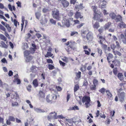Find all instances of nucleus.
I'll return each instance as SVG.
<instances>
[{
	"label": "nucleus",
	"mask_w": 126,
	"mask_h": 126,
	"mask_svg": "<svg viewBox=\"0 0 126 126\" xmlns=\"http://www.w3.org/2000/svg\"><path fill=\"white\" fill-rule=\"evenodd\" d=\"M88 50H84V52L85 54L89 56L90 54L91 49L90 48H88Z\"/></svg>",
	"instance_id": "obj_30"
},
{
	"label": "nucleus",
	"mask_w": 126,
	"mask_h": 126,
	"mask_svg": "<svg viewBox=\"0 0 126 126\" xmlns=\"http://www.w3.org/2000/svg\"><path fill=\"white\" fill-rule=\"evenodd\" d=\"M49 21L50 22L53 24L55 25L56 23V22L55 20H54L53 19L51 18L50 19Z\"/></svg>",
	"instance_id": "obj_50"
},
{
	"label": "nucleus",
	"mask_w": 126,
	"mask_h": 126,
	"mask_svg": "<svg viewBox=\"0 0 126 126\" xmlns=\"http://www.w3.org/2000/svg\"><path fill=\"white\" fill-rule=\"evenodd\" d=\"M75 17L76 19H78L79 18L80 19H82L83 18V16L81 15L80 12H77L75 15Z\"/></svg>",
	"instance_id": "obj_15"
},
{
	"label": "nucleus",
	"mask_w": 126,
	"mask_h": 126,
	"mask_svg": "<svg viewBox=\"0 0 126 126\" xmlns=\"http://www.w3.org/2000/svg\"><path fill=\"white\" fill-rule=\"evenodd\" d=\"M79 87L78 85L77 84L75 85L74 88V92H76L79 89Z\"/></svg>",
	"instance_id": "obj_45"
},
{
	"label": "nucleus",
	"mask_w": 126,
	"mask_h": 126,
	"mask_svg": "<svg viewBox=\"0 0 126 126\" xmlns=\"http://www.w3.org/2000/svg\"><path fill=\"white\" fill-rule=\"evenodd\" d=\"M112 62L115 66H119L120 65V62L118 60L113 61Z\"/></svg>",
	"instance_id": "obj_22"
},
{
	"label": "nucleus",
	"mask_w": 126,
	"mask_h": 126,
	"mask_svg": "<svg viewBox=\"0 0 126 126\" xmlns=\"http://www.w3.org/2000/svg\"><path fill=\"white\" fill-rule=\"evenodd\" d=\"M35 35L38 39L42 37L41 35L39 33H36Z\"/></svg>",
	"instance_id": "obj_64"
},
{
	"label": "nucleus",
	"mask_w": 126,
	"mask_h": 126,
	"mask_svg": "<svg viewBox=\"0 0 126 126\" xmlns=\"http://www.w3.org/2000/svg\"><path fill=\"white\" fill-rule=\"evenodd\" d=\"M36 68L37 67L36 66L32 65L30 69L32 72L36 73L37 71Z\"/></svg>",
	"instance_id": "obj_27"
},
{
	"label": "nucleus",
	"mask_w": 126,
	"mask_h": 126,
	"mask_svg": "<svg viewBox=\"0 0 126 126\" xmlns=\"http://www.w3.org/2000/svg\"><path fill=\"white\" fill-rule=\"evenodd\" d=\"M2 47L5 48H7L8 47L5 44V43L3 41H2L0 42Z\"/></svg>",
	"instance_id": "obj_32"
},
{
	"label": "nucleus",
	"mask_w": 126,
	"mask_h": 126,
	"mask_svg": "<svg viewBox=\"0 0 126 126\" xmlns=\"http://www.w3.org/2000/svg\"><path fill=\"white\" fill-rule=\"evenodd\" d=\"M52 99V101L56 99L57 98V96L55 94H53L52 95H51Z\"/></svg>",
	"instance_id": "obj_61"
},
{
	"label": "nucleus",
	"mask_w": 126,
	"mask_h": 126,
	"mask_svg": "<svg viewBox=\"0 0 126 126\" xmlns=\"http://www.w3.org/2000/svg\"><path fill=\"white\" fill-rule=\"evenodd\" d=\"M81 72L79 71L78 73H76V75L77 78L79 79L81 77Z\"/></svg>",
	"instance_id": "obj_53"
},
{
	"label": "nucleus",
	"mask_w": 126,
	"mask_h": 126,
	"mask_svg": "<svg viewBox=\"0 0 126 126\" xmlns=\"http://www.w3.org/2000/svg\"><path fill=\"white\" fill-rule=\"evenodd\" d=\"M56 89L58 91H61L62 90V88L60 86H56Z\"/></svg>",
	"instance_id": "obj_62"
},
{
	"label": "nucleus",
	"mask_w": 126,
	"mask_h": 126,
	"mask_svg": "<svg viewBox=\"0 0 126 126\" xmlns=\"http://www.w3.org/2000/svg\"><path fill=\"white\" fill-rule=\"evenodd\" d=\"M77 44L74 41H70V44L68 46L71 49L74 50L76 49L75 46Z\"/></svg>",
	"instance_id": "obj_12"
},
{
	"label": "nucleus",
	"mask_w": 126,
	"mask_h": 126,
	"mask_svg": "<svg viewBox=\"0 0 126 126\" xmlns=\"http://www.w3.org/2000/svg\"><path fill=\"white\" fill-rule=\"evenodd\" d=\"M78 34V33L77 32L74 31L71 32L70 33V35L73 36L75 35H77Z\"/></svg>",
	"instance_id": "obj_49"
},
{
	"label": "nucleus",
	"mask_w": 126,
	"mask_h": 126,
	"mask_svg": "<svg viewBox=\"0 0 126 126\" xmlns=\"http://www.w3.org/2000/svg\"><path fill=\"white\" fill-rule=\"evenodd\" d=\"M18 105V103L16 102H12V106L14 107L15 106H17Z\"/></svg>",
	"instance_id": "obj_63"
},
{
	"label": "nucleus",
	"mask_w": 126,
	"mask_h": 126,
	"mask_svg": "<svg viewBox=\"0 0 126 126\" xmlns=\"http://www.w3.org/2000/svg\"><path fill=\"white\" fill-rule=\"evenodd\" d=\"M14 82H16L17 84H20L21 82L20 80L17 78H15L14 79Z\"/></svg>",
	"instance_id": "obj_42"
},
{
	"label": "nucleus",
	"mask_w": 126,
	"mask_h": 126,
	"mask_svg": "<svg viewBox=\"0 0 126 126\" xmlns=\"http://www.w3.org/2000/svg\"><path fill=\"white\" fill-rule=\"evenodd\" d=\"M47 62L48 63L52 64L53 63L52 60L50 59H48L47 60Z\"/></svg>",
	"instance_id": "obj_54"
},
{
	"label": "nucleus",
	"mask_w": 126,
	"mask_h": 126,
	"mask_svg": "<svg viewBox=\"0 0 126 126\" xmlns=\"http://www.w3.org/2000/svg\"><path fill=\"white\" fill-rule=\"evenodd\" d=\"M5 26L7 29L8 32H10L11 31V27H10L9 25L6 23Z\"/></svg>",
	"instance_id": "obj_40"
},
{
	"label": "nucleus",
	"mask_w": 126,
	"mask_h": 126,
	"mask_svg": "<svg viewBox=\"0 0 126 126\" xmlns=\"http://www.w3.org/2000/svg\"><path fill=\"white\" fill-rule=\"evenodd\" d=\"M61 3L64 8H66L69 5V3L66 0H62L61 1Z\"/></svg>",
	"instance_id": "obj_13"
},
{
	"label": "nucleus",
	"mask_w": 126,
	"mask_h": 126,
	"mask_svg": "<svg viewBox=\"0 0 126 126\" xmlns=\"http://www.w3.org/2000/svg\"><path fill=\"white\" fill-rule=\"evenodd\" d=\"M96 86L94 85H92L90 87V88L92 91L95 90L96 89Z\"/></svg>",
	"instance_id": "obj_44"
},
{
	"label": "nucleus",
	"mask_w": 126,
	"mask_h": 126,
	"mask_svg": "<svg viewBox=\"0 0 126 126\" xmlns=\"http://www.w3.org/2000/svg\"><path fill=\"white\" fill-rule=\"evenodd\" d=\"M14 25L16 27H17V24H18V25H19V22H18V21L16 20V19H14Z\"/></svg>",
	"instance_id": "obj_55"
},
{
	"label": "nucleus",
	"mask_w": 126,
	"mask_h": 126,
	"mask_svg": "<svg viewBox=\"0 0 126 126\" xmlns=\"http://www.w3.org/2000/svg\"><path fill=\"white\" fill-rule=\"evenodd\" d=\"M115 48L116 46H114L113 47H112V46H111V48L112 49L113 52V53L114 54V55H117L119 56H121V54L120 52L118 51H115L114 50L115 49Z\"/></svg>",
	"instance_id": "obj_14"
},
{
	"label": "nucleus",
	"mask_w": 126,
	"mask_h": 126,
	"mask_svg": "<svg viewBox=\"0 0 126 126\" xmlns=\"http://www.w3.org/2000/svg\"><path fill=\"white\" fill-rule=\"evenodd\" d=\"M100 26L99 23L98 22H96L93 26V28H94L96 29H97Z\"/></svg>",
	"instance_id": "obj_26"
},
{
	"label": "nucleus",
	"mask_w": 126,
	"mask_h": 126,
	"mask_svg": "<svg viewBox=\"0 0 126 126\" xmlns=\"http://www.w3.org/2000/svg\"><path fill=\"white\" fill-rule=\"evenodd\" d=\"M33 58V57L32 56H30L27 57L26 58L28 61L30 62L32 59Z\"/></svg>",
	"instance_id": "obj_56"
},
{
	"label": "nucleus",
	"mask_w": 126,
	"mask_h": 126,
	"mask_svg": "<svg viewBox=\"0 0 126 126\" xmlns=\"http://www.w3.org/2000/svg\"><path fill=\"white\" fill-rule=\"evenodd\" d=\"M106 92L107 93V97L108 98L110 99V98L112 97V95L109 90H106Z\"/></svg>",
	"instance_id": "obj_25"
},
{
	"label": "nucleus",
	"mask_w": 126,
	"mask_h": 126,
	"mask_svg": "<svg viewBox=\"0 0 126 126\" xmlns=\"http://www.w3.org/2000/svg\"><path fill=\"white\" fill-rule=\"evenodd\" d=\"M109 16L112 19H115L116 16L114 13H111L110 14Z\"/></svg>",
	"instance_id": "obj_31"
},
{
	"label": "nucleus",
	"mask_w": 126,
	"mask_h": 126,
	"mask_svg": "<svg viewBox=\"0 0 126 126\" xmlns=\"http://www.w3.org/2000/svg\"><path fill=\"white\" fill-rule=\"evenodd\" d=\"M82 101L83 103H85V107L87 108L90 106L91 100L90 96L86 95L84 96L82 99Z\"/></svg>",
	"instance_id": "obj_2"
},
{
	"label": "nucleus",
	"mask_w": 126,
	"mask_h": 126,
	"mask_svg": "<svg viewBox=\"0 0 126 126\" xmlns=\"http://www.w3.org/2000/svg\"><path fill=\"white\" fill-rule=\"evenodd\" d=\"M113 55L110 53L108 54V56L107 57V59L109 63H110V59H112L113 58Z\"/></svg>",
	"instance_id": "obj_24"
},
{
	"label": "nucleus",
	"mask_w": 126,
	"mask_h": 126,
	"mask_svg": "<svg viewBox=\"0 0 126 126\" xmlns=\"http://www.w3.org/2000/svg\"><path fill=\"white\" fill-rule=\"evenodd\" d=\"M86 38L88 42H89L92 41L94 37L93 33L90 32H89L87 34Z\"/></svg>",
	"instance_id": "obj_6"
},
{
	"label": "nucleus",
	"mask_w": 126,
	"mask_h": 126,
	"mask_svg": "<svg viewBox=\"0 0 126 126\" xmlns=\"http://www.w3.org/2000/svg\"><path fill=\"white\" fill-rule=\"evenodd\" d=\"M106 91V90L104 88H102L99 90V92L102 94H104Z\"/></svg>",
	"instance_id": "obj_35"
},
{
	"label": "nucleus",
	"mask_w": 126,
	"mask_h": 126,
	"mask_svg": "<svg viewBox=\"0 0 126 126\" xmlns=\"http://www.w3.org/2000/svg\"><path fill=\"white\" fill-rule=\"evenodd\" d=\"M92 7L93 9L94 12V13H96L98 11H99L98 10H96L97 9V6H92Z\"/></svg>",
	"instance_id": "obj_37"
},
{
	"label": "nucleus",
	"mask_w": 126,
	"mask_h": 126,
	"mask_svg": "<svg viewBox=\"0 0 126 126\" xmlns=\"http://www.w3.org/2000/svg\"><path fill=\"white\" fill-rule=\"evenodd\" d=\"M46 100L48 102H50L52 101L51 96L50 95H47L46 97Z\"/></svg>",
	"instance_id": "obj_20"
},
{
	"label": "nucleus",
	"mask_w": 126,
	"mask_h": 126,
	"mask_svg": "<svg viewBox=\"0 0 126 126\" xmlns=\"http://www.w3.org/2000/svg\"><path fill=\"white\" fill-rule=\"evenodd\" d=\"M0 29L4 32V35L7 37H8V39H11L9 35L6 31V29L1 24H0Z\"/></svg>",
	"instance_id": "obj_10"
},
{
	"label": "nucleus",
	"mask_w": 126,
	"mask_h": 126,
	"mask_svg": "<svg viewBox=\"0 0 126 126\" xmlns=\"http://www.w3.org/2000/svg\"><path fill=\"white\" fill-rule=\"evenodd\" d=\"M117 95L120 101L121 102H123L125 100V93L123 92H118Z\"/></svg>",
	"instance_id": "obj_5"
},
{
	"label": "nucleus",
	"mask_w": 126,
	"mask_h": 126,
	"mask_svg": "<svg viewBox=\"0 0 126 126\" xmlns=\"http://www.w3.org/2000/svg\"><path fill=\"white\" fill-rule=\"evenodd\" d=\"M31 53V52L30 51L26 50L24 52V55L26 57L28 56Z\"/></svg>",
	"instance_id": "obj_33"
},
{
	"label": "nucleus",
	"mask_w": 126,
	"mask_h": 126,
	"mask_svg": "<svg viewBox=\"0 0 126 126\" xmlns=\"http://www.w3.org/2000/svg\"><path fill=\"white\" fill-rule=\"evenodd\" d=\"M118 26L120 28H126V25L123 22L119 23L118 24Z\"/></svg>",
	"instance_id": "obj_19"
},
{
	"label": "nucleus",
	"mask_w": 126,
	"mask_h": 126,
	"mask_svg": "<svg viewBox=\"0 0 126 126\" xmlns=\"http://www.w3.org/2000/svg\"><path fill=\"white\" fill-rule=\"evenodd\" d=\"M93 84L96 86L98 84V81L95 79H94L93 81Z\"/></svg>",
	"instance_id": "obj_43"
},
{
	"label": "nucleus",
	"mask_w": 126,
	"mask_h": 126,
	"mask_svg": "<svg viewBox=\"0 0 126 126\" xmlns=\"http://www.w3.org/2000/svg\"><path fill=\"white\" fill-rule=\"evenodd\" d=\"M84 24H85L84 23H81L79 25H77V28L78 29H80L81 28Z\"/></svg>",
	"instance_id": "obj_51"
},
{
	"label": "nucleus",
	"mask_w": 126,
	"mask_h": 126,
	"mask_svg": "<svg viewBox=\"0 0 126 126\" xmlns=\"http://www.w3.org/2000/svg\"><path fill=\"white\" fill-rule=\"evenodd\" d=\"M117 76L118 78L121 81L122 80L124 79L123 75L122 73H119Z\"/></svg>",
	"instance_id": "obj_18"
},
{
	"label": "nucleus",
	"mask_w": 126,
	"mask_h": 126,
	"mask_svg": "<svg viewBox=\"0 0 126 126\" xmlns=\"http://www.w3.org/2000/svg\"><path fill=\"white\" fill-rule=\"evenodd\" d=\"M39 94V96L41 97L44 98L45 96V94L42 91H40Z\"/></svg>",
	"instance_id": "obj_39"
},
{
	"label": "nucleus",
	"mask_w": 126,
	"mask_h": 126,
	"mask_svg": "<svg viewBox=\"0 0 126 126\" xmlns=\"http://www.w3.org/2000/svg\"><path fill=\"white\" fill-rule=\"evenodd\" d=\"M59 63L60 65L63 66H64L66 65V64L62 62V61L60 60L59 61Z\"/></svg>",
	"instance_id": "obj_59"
},
{
	"label": "nucleus",
	"mask_w": 126,
	"mask_h": 126,
	"mask_svg": "<svg viewBox=\"0 0 126 126\" xmlns=\"http://www.w3.org/2000/svg\"><path fill=\"white\" fill-rule=\"evenodd\" d=\"M9 120L12 122H14L15 120V118L13 116H10L9 117Z\"/></svg>",
	"instance_id": "obj_38"
},
{
	"label": "nucleus",
	"mask_w": 126,
	"mask_h": 126,
	"mask_svg": "<svg viewBox=\"0 0 126 126\" xmlns=\"http://www.w3.org/2000/svg\"><path fill=\"white\" fill-rule=\"evenodd\" d=\"M0 38L1 40L6 41L7 40V38L3 34H0Z\"/></svg>",
	"instance_id": "obj_28"
},
{
	"label": "nucleus",
	"mask_w": 126,
	"mask_h": 126,
	"mask_svg": "<svg viewBox=\"0 0 126 126\" xmlns=\"http://www.w3.org/2000/svg\"><path fill=\"white\" fill-rule=\"evenodd\" d=\"M97 37L98 38V42L100 44L104 43L106 41V39L105 36H103L100 35L98 34L97 35Z\"/></svg>",
	"instance_id": "obj_7"
},
{
	"label": "nucleus",
	"mask_w": 126,
	"mask_h": 126,
	"mask_svg": "<svg viewBox=\"0 0 126 126\" xmlns=\"http://www.w3.org/2000/svg\"><path fill=\"white\" fill-rule=\"evenodd\" d=\"M11 96V98L13 99H16L19 97V96L18 95L17 93L16 92L14 94H12Z\"/></svg>",
	"instance_id": "obj_23"
},
{
	"label": "nucleus",
	"mask_w": 126,
	"mask_h": 126,
	"mask_svg": "<svg viewBox=\"0 0 126 126\" xmlns=\"http://www.w3.org/2000/svg\"><path fill=\"white\" fill-rule=\"evenodd\" d=\"M97 51L100 56H101L102 54V50L99 48H97Z\"/></svg>",
	"instance_id": "obj_47"
},
{
	"label": "nucleus",
	"mask_w": 126,
	"mask_h": 126,
	"mask_svg": "<svg viewBox=\"0 0 126 126\" xmlns=\"http://www.w3.org/2000/svg\"><path fill=\"white\" fill-rule=\"evenodd\" d=\"M59 11L57 9L55 8L52 12V15L53 17L58 20H59L60 18L59 16Z\"/></svg>",
	"instance_id": "obj_4"
},
{
	"label": "nucleus",
	"mask_w": 126,
	"mask_h": 126,
	"mask_svg": "<svg viewBox=\"0 0 126 126\" xmlns=\"http://www.w3.org/2000/svg\"><path fill=\"white\" fill-rule=\"evenodd\" d=\"M35 15L36 18L38 19H39L41 16L40 13L39 12H37L35 13Z\"/></svg>",
	"instance_id": "obj_48"
},
{
	"label": "nucleus",
	"mask_w": 126,
	"mask_h": 126,
	"mask_svg": "<svg viewBox=\"0 0 126 126\" xmlns=\"http://www.w3.org/2000/svg\"><path fill=\"white\" fill-rule=\"evenodd\" d=\"M50 116H48L47 118L49 121L53 118L54 119H57V118H63L62 117L61 115L57 116V113L55 112H50L49 114Z\"/></svg>",
	"instance_id": "obj_3"
},
{
	"label": "nucleus",
	"mask_w": 126,
	"mask_h": 126,
	"mask_svg": "<svg viewBox=\"0 0 126 126\" xmlns=\"http://www.w3.org/2000/svg\"><path fill=\"white\" fill-rule=\"evenodd\" d=\"M116 46H115L114 45H113L112 46H111V47L112 46V47H113L114 46H116V47L118 49L120 48L121 47V46L119 45L118 42L117 41H116Z\"/></svg>",
	"instance_id": "obj_34"
},
{
	"label": "nucleus",
	"mask_w": 126,
	"mask_h": 126,
	"mask_svg": "<svg viewBox=\"0 0 126 126\" xmlns=\"http://www.w3.org/2000/svg\"><path fill=\"white\" fill-rule=\"evenodd\" d=\"M101 45L102 47L105 49H106L107 47V46L103 43L102 44H101Z\"/></svg>",
	"instance_id": "obj_58"
},
{
	"label": "nucleus",
	"mask_w": 126,
	"mask_h": 126,
	"mask_svg": "<svg viewBox=\"0 0 126 126\" xmlns=\"http://www.w3.org/2000/svg\"><path fill=\"white\" fill-rule=\"evenodd\" d=\"M120 37L123 43L126 44V31L124 33V34H122L120 35Z\"/></svg>",
	"instance_id": "obj_11"
},
{
	"label": "nucleus",
	"mask_w": 126,
	"mask_h": 126,
	"mask_svg": "<svg viewBox=\"0 0 126 126\" xmlns=\"http://www.w3.org/2000/svg\"><path fill=\"white\" fill-rule=\"evenodd\" d=\"M32 46L33 48H32L33 49V50L34 52L35 51V49H36V45L33 43L32 44Z\"/></svg>",
	"instance_id": "obj_52"
},
{
	"label": "nucleus",
	"mask_w": 126,
	"mask_h": 126,
	"mask_svg": "<svg viewBox=\"0 0 126 126\" xmlns=\"http://www.w3.org/2000/svg\"><path fill=\"white\" fill-rule=\"evenodd\" d=\"M86 31L81 30V34L83 39H85L86 37L85 36V35L86 33Z\"/></svg>",
	"instance_id": "obj_29"
},
{
	"label": "nucleus",
	"mask_w": 126,
	"mask_h": 126,
	"mask_svg": "<svg viewBox=\"0 0 126 126\" xmlns=\"http://www.w3.org/2000/svg\"><path fill=\"white\" fill-rule=\"evenodd\" d=\"M97 13H94V17L93 18L94 20H97L99 22H102L103 20V15L100 11H98Z\"/></svg>",
	"instance_id": "obj_1"
},
{
	"label": "nucleus",
	"mask_w": 126,
	"mask_h": 126,
	"mask_svg": "<svg viewBox=\"0 0 126 126\" xmlns=\"http://www.w3.org/2000/svg\"><path fill=\"white\" fill-rule=\"evenodd\" d=\"M113 72L114 74L116 75H117L118 72V71L117 70V68L116 67L114 68L113 69Z\"/></svg>",
	"instance_id": "obj_46"
},
{
	"label": "nucleus",
	"mask_w": 126,
	"mask_h": 126,
	"mask_svg": "<svg viewBox=\"0 0 126 126\" xmlns=\"http://www.w3.org/2000/svg\"><path fill=\"white\" fill-rule=\"evenodd\" d=\"M32 88V86L31 85H28L27 87V90L29 92H31V88Z\"/></svg>",
	"instance_id": "obj_60"
},
{
	"label": "nucleus",
	"mask_w": 126,
	"mask_h": 126,
	"mask_svg": "<svg viewBox=\"0 0 126 126\" xmlns=\"http://www.w3.org/2000/svg\"><path fill=\"white\" fill-rule=\"evenodd\" d=\"M111 23L110 22H109L105 24L104 26V28L105 30H108L111 26Z\"/></svg>",
	"instance_id": "obj_17"
},
{
	"label": "nucleus",
	"mask_w": 126,
	"mask_h": 126,
	"mask_svg": "<svg viewBox=\"0 0 126 126\" xmlns=\"http://www.w3.org/2000/svg\"><path fill=\"white\" fill-rule=\"evenodd\" d=\"M107 3V2L105 0L100 1L99 4V7L102 9L106 8Z\"/></svg>",
	"instance_id": "obj_9"
},
{
	"label": "nucleus",
	"mask_w": 126,
	"mask_h": 126,
	"mask_svg": "<svg viewBox=\"0 0 126 126\" xmlns=\"http://www.w3.org/2000/svg\"><path fill=\"white\" fill-rule=\"evenodd\" d=\"M53 55V54H52L51 52H47L46 55H45V57L46 58L48 57H51Z\"/></svg>",
	"instance_id": "obj_36"
},
{
	"label": "nucleus",
	"mask_w": 126,
	"mask_h": 126,
	"mask_svg": "<svg viewBox=\"0 0 126 126\" xmlns=\"http://www.w3.org/2000/svg\"><path fill=\"white\" fill-rule=\"evenodd\" d=\"M115 19L116 22H121L122 21V17L120 15H118L116 16V17Z\"/></svg>",
	"instance_id": "obj_16"
},
{
	"label": "nucleus",
	"mask_w": 126,
	"mask_h": 126,
	"mask_svg": "<svg viewBox=\"0 0 126 126\" xmlns=\"http://www.w3.org/2000/svg\"><path fill=\"white\" fill-rule=\"evenodd\" d=\"M33 84L35 87H37L38 85V82L37 79H35L32 82Z\"/></svg>",
	"instance_id": "obj_21"
},
{
	"label": "nucleus",
	"mask_w": 126,
	"mask_h": 126,
	"mask_svg": "<svg viewBox=\"0 0 126 126\" xmlns=\"http://www.w3.org/2000/svg\"><path fill=\"white\" fill-rule=\"evenodd\" d=\"M73 18H65L64 19L65 25L67 27H69L70 26V22L73 21Z\"/></svg>",
	"instance_id": "obj_8"
},
{
	"label": "nucleus",
	"mask_w": 126,
	"mask_h": 126,
	"mask_svg": "<svg viewBox=\"0 0 126 126\" xmlns=\"http://www.w3.org/2000/svg\"><path fill=\"white\" fill-rule=\"evenodd\" d=\"M48 68L50 70H52L54 69L55 67L52 64H49L48 65Z\"/></svg>",
	"instance_id": "obj_41"
},
{
	"label": "nucleus",
	"mask_w": 126,
	"mask_h": 126,
	"mask_svg": "<svg viewBox=\"0 0 126 126\" xmlns=\"http://www.w3.org/2000/svg\"><path fill=\"white\" fill-rule=\"evenodd\" d=\"M103 29L102 27H101L98 30V31L99 32V34H101L103 32Z\"/></svg>",
	"instance_id": "obj_57"
}]
</instances>
